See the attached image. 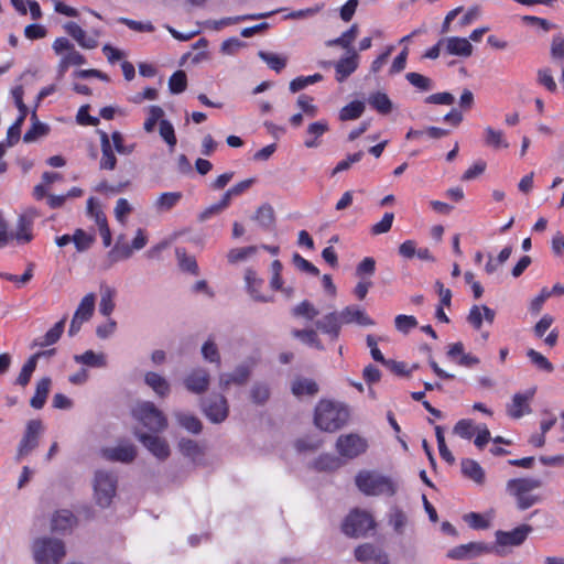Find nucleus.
Wrapping results in <instances>:
<instances>
[{
  "mask_svg": "<svg viewBox=\"0 0 564 564\" xmlns=\"http://www.w3.org/2000/svg\"><path fill=\"white\" fill-rule=\"evenodd\" d=\"M367 441L356 433L340 435L336 442V451L345 458L352 459L367 451Z\"/></svg>",
  "mask_w": 564,
  "mask_h": 564,
  "instance_id": "obj_9",
  "label": "nucleus"
},
{
  "mask_svg": "<svg viewBox=\"0 0 564 564\" xmlns=\"http://www.w3.org/2000/svg\"><path fill=\"white\" fill-rule=\"evenodd\" d=\"M358 35V26L357 24H352L346 32H344L339 37L330 40L327 42L328 46H340L343 48H347L349 53L354 51L350 45L355 41Z\"/></svg>",
  "mask_w": 564,
  "mask_h": 564,
  "instance_id": "obj_42",
  "label": "nucleus"
},
{
  "mask_svg": "<svg viewBox=\"0 0 564 564\" xmlns=\"http://www.w3.org/2000/svg\"><path fill=\"white\" fill-rule=\"evenodd\" d=\"M355 557L358 562L375 564H390L388 554L371 543H364L355 549Z\"/></svg>",
  "mask_w": 564,
  "mask_h": 564,
  "instance_id": "obj_14",
  "label": "nucleus"
},
{
  "mask_svg": "<svg viewBox=\"0 0 564 564\" xmlns=\"http://www.w3.org/2000/svg\"><path fill=\"white\" fill-rule=\"evenodd\" d=\"M44 354L45 352H36L26 360L15 380V384L21 387H26L29 384L31 377L36 369L37 360Z\"/></svg>",
  "mask_w": 564,
  "mask_h": 564,
  "instance_id": "obj_34",
  "label": "nucleus"
},
{
  "mask_svg": "<svg viewBox=\"0 0 564 564\" xmlns=\"http://www.w3.org/2000/svg\"><path fill=\"white\" fill-rule=\"evenodd\" d=\"M77 523L76 517L69 510L56 511L51 520V530L53 532H67L70 531Z\"/></svg>",
  "mask_w": 564,
  "mask_h": 564,
  "instance_id": "obj_23",
  "label": "nucleus"
},
{
  "mask_svg": "<svg viewBox=\"0 0 564 564\" xmlns=\"http://www.w3.org/2000/svg\"><path fill=\"white\" fill-rule=\"evenodd\" d=\"M210 376L207 369H193L184 379L185 388L195 394H203L208 390Z\"/></svg>",
  "mask_w": 564,
  "mask_h": 564,
  "instance_id": "obj_15",
  "label": "nucleus"
},
{
  "mask_svg": "<svg viewBox=\"0 0 564 564\" xmlns=\"http://www.w3.org/2000/svg\"><path fill=\"white\" fill-rule=\"evenodd\" d=\"M484 142L487 147H490L495 150L507 149L509 148V143L505 138V133L502 130H496L491 127H487L484 130Z\"/></svg>",
  "mask_w": 564,
  "mask_h": 564,
  "instance_id": "obj_33",
  "label": "nucleus"
},
{
  "mask_svg": "<svg viewBox=\"0 0 564 564\" xmlns=\"http://www.w3.org/2000/svg\"><path fill=\"white\" fill-rule=\"evenodd\" d=\"M187 87V76L184 70H176L169 79V88L172 94H181Z\"/></svg>",
  "mask_w": 564,
  "mask_h": 564,
  "instance_id": "obj_52",
  "label": "nucleus"
},
{
  "mask_svg": "<svg viewBox=\"0 0 564 564\" xmlns=\"http://www.w3.org/2000/svg\"><path fill=\"white\" fill-rule=\"evenodd\" d=\"M542 480L538 478H513L507 481L508 494L516 498L517 507L527 510L540 501V497L531 495L534 489L542 487Z\"/></svg>",
  "mask_w": 564,
  "mask_h": 564,
  "instance_id": "obj_4",
  "label": "nucleus"
},
{
  "mask_svg": "<svg viewBox=\"0 0 564 564\" xmlns=\"http://www.w3.org/2000/svg\"><path fill=\"white\" fill-rule=\"evenodd\" d=\"M31 551L36 564H59L66 555L64 542L53 536L35 538Z\"/></svg>",
  "mask_w": 564,
  "mask_h": 564,
  "instance_id": "obj_2",
  "label": "nucleus"
},
{
  "mask_svg": "<svg viewBox=\"0 0 564 564\" xmlns=\"http://www.w3.org/2000/svg\"><path fill=\"white\" fill-rule=\"evenodd\" d=\"M110 142H111V145L112 148L119 153V154H123V155H129L131 154L134 149H135V144L132 143V144H124V139H123V135L119 132V131H115L112 132L111 134V139H110Z\"/></svg>",
  "mask_w": 564,
  "mask_h": 564,
  "instance_id": "obj_58",
  "label": "nucleus"
},
{
  "mask_svg": "<svg viewBox=\"0 0 564 564\" xmlns=\"http://www.w3.org/2000/svg\"><path fill=\"white\" fill-rule=\"evenodd\" d=\"M135 436L158 459L165 460L170 456V446L164 438L143 432L135 433Z\"/></svg>",
  "mask_w": 564,
  "mask_h": 564,
  "instance_id": "obj_12",
  "label": "nucleus"
},
{
  "mask_svg": "<svg viewBox=\"0 0 564 564\" xmlns=\"http://www.w3.org/2000/svg\"><path fill=\"white\" fill-rule=\"evenodd\" d=\"M270 388L264 382H254L250 389V399L256 405H263L270 399Z\"/></svg>",
  "mask_w": 564,
  "mask_h": 564,
  "instance_id": "obj_46",
  "label": "nucleus"
},
{
  "mask_svg": "<svg viewBox=\"0 0 564 564\" xmlns=\"http://www.w3.org/2000/svg\"><path fill=\"white\" fill-rule=\"evenodd\" d=\"M531 531L532 527L529 524H522L508 532L498 530L496 532V541L499 546H518L525 541Z\"/></svg>",
  "mask_w": 564,
  "mask_h": 564,
  "instance_id": "obj_16",
  "label": "nucleus"
},
{
  "mask_svg": "<svg viewBox=\"0 0 564 564\" xmlns=\"http://www.w3.org/2000/svg\"><path fill=\"white\" fill-rule=\"evenodd\" d=\"M32 228L33 224L26 220L25 218H22L19 216L15 231L13 234H10L12 239H17L20 243H28L33 239L32 235Z\"/></svg>",
  "mask_w": 564,
  "mask_h": 564,
  "instance_id": "obj_39",
  "label": "nucleus"
},
{
  "mask_svg": "<svg viewBox=\"0 0 564 564\" xmlns=\"http://www.w3.org/2000/svg\"><path fill=\"white\" fill-rule=\"evenodd\" d=\"M174 416L180 426H182L189 433L199 434L202 432L203 424L200 420L194 414L176 411L174 412Z\"/></svg>",
  "mask_w": 564,
  "mask_h": 564,
  "instance_id": "obj_32",
  "label": "nucleus"
},
{
  "mask_svg": "<svg viewBox=\"0 0 564 564\" xmlns=\"http://www.w3.org/2000/svg\"><path fill=\"white\" fill-rule=\"evenodd\" d=\"M359 64V55L356 51H351V53L340 58L334 64L336 72V80L339 83L345 82L358 67Z\"/></svg>",
  "mask_w": 564,
  "mask_h": 564,
  "instance_id": "obj_20",
  "label": "nucleus"
},
{
  "mask_svg": "<svg viewBox=\"0 0 564 564\" xmlns=\"http://www.w3.org/2000/svg\"><path fill=\"white\" fill-rule=\"evenodd\" d=\"M43 432V424L40 420H31L26 424L24 436L22 437L19 448L17 460L23 456L29 455L39 445V436Z\"/></svg>",
  "mask_w": 564,
  "mask_h": 564,
  "instance_id": "obj_11",
  "label": "nucleus"
},
{
  "mask_svg": "<svg viewBox=\"0 0 564 564\" xmlns=\"http://www.w3.org/2000/svg\"><path fill=\"white\" fill-rule=\"evenodd\" d=\"M275 12L276 11L264 12V13L243 14V15H237V17H228V18H224L219 21H215L214 24H215V29L219 30L225 25L236 24L240 21L265 19V18L273 15Z\"/></svg>",
  "mask_w": 564,
  "mask_h": 564,
  "instance_id": "obj_40",
  "label": "nucleus"
},
{
  "mask_svg": "<svg viewBox=\"0 0 564 564\" xmlns=\"http://www.w3.org/2000/svg\"><path fill=\"white\" fill-rule=\"evenodd\" d=\"M256 252H257V247H254V246H249V247H243V248H234V249L229 250V252L227 254V259H228L229 263L235 264V263L246 260L247 258L254 254Z\"/></svg>",
  "mask_w": 564,
  "mask_h": 564,
  "instance_id": "obj_57",
  "label": "nucleus"
},
{
  "mask_svg": "<svg viewBox=\"0 0 564 564\" xmlns=\"http://www.w3.org/2000/svg\"><path fill=\"white\" fill-rule=\"evenodd\" d=\"M100 143H101V159L99 162V166L102 170L112 171L117 165V158L113 153V148L110 142V138L107 132L100 131Z\"/></svg>",
  "mask_w": 564,
  "mask_h": 564,
  "instance_id": "obj_24",
  "label": "nucleus"
},
{
  "mask_svg": "<svg viewBox=\"0 0 564 564\" xmlns=\"http://www.w3.org/2000/svg\"><path fill=\"white\" fill-rule=\"evenodd\" d=\"M535 389L524 393H516L510 404L507 405V413L512 419H520L531 412L530 401L533 399Z\"/></svg>",
  "mask_w": 564,
  "mask_h": 564,
  "instance_id": "obj_17",
  "label": "nucleus"
},
{
  "mask_svg": "<svg viewBox=\"0 0 564 564\" xmlns=\"http://www.w3.org/2000/svg\"><path fill=\"white\" fill-rule=\"evenodd\" d=\"M258 56L264 63H267V65L271 69L275 70L276 73H280L286 66V63H288V58L285 56H282V55H279L275 53L259 51Z\"/></svg>",
  "mask_w": 564,
  "mask_h": 564,
  "instance_id": "obj_45",
  "label": "nucleus"
},
{
  "mask_svg": "<svg viewBox=\"0 0 564 564\" xmlns=\"http://www.w3.org/2000/svg\"><path fill=\"white\" fill-rule=\"evenodd\" d=\"M102 456L111 462L131 463L137 456L134 445H119L102 449Z\"/></svg>",
  "mask_w": 564,
  "mask_h": 564,
  "instance_id": "obj_22",
  "label": "nucleus"
},
{
  "mask_svg": "<svg viewBox=\"0 0 564 564\" xmlns=\"http://www.w3.org/2000/svg\"><path fill=\"white\" fill-rule=\"evenodd\" d=\"M252 368L248 364L238 365L234 371L219 375V387L227 390L230 386H243L249 380Z\"/></svg>",
  "mask_w": 564,
  "mask_h": 564,
  "instance_id": "obj_13",
  "label": "nucleus"
},
{
  "mask_svg": "<svg viewBox=\"0 0 564 564\" xmlns=\"http://www.w3.org/2000/svg\"><path fill=\"white\" fill-rule=\"evenodd\" d=\"M484 553H497L499 555L502 554L495 545H488L482 542H470L451 549L447 552V557L452 560H468L479 556Z\"/></svg>",
  "mask_w": 564,
  "mask_h": 564,
  "instance_id": "obj_10",
  "label": "nucleus"
},
{
  "mask_svg": "<svg viewBox=\"0 0 564 564\" xmlns=\"http://www.w3.org/2000/svg\"><path fill=\"white\" fill-rule=\"evenodd\" d=\"M132 251L131 246L117 241L113 248L108 252V258L111 262H118L120 260L129 259Z\"/></svg>",
  "mask_w": 564,
  "mask_h": 564,
  "instance_id": "obj_56",
  "label": "nucleus"
},
{
  "mask_svg": "<svg viewBox=\"0 0 564 564\" xmlns=\"http://www.w3.org/2000/svg\"><path fill=\"white\" fill-rule=\"evenodd\" d=\"M48 131L50 128L47 124L42 123L40 121H35L32 123L31 128L24 133L23 141L25 143L34 142L39 138L46 135Z\"/></svg>",
  "mask_w": 564,
  "mask_h": 564,
  "instance_id": "obj_51",
  "label": "nucleus"
},
{
  "mask_svg": "<svg viewBox=\"0 0 564 564\" xmlns=\"http://www.w3.org/2000/svg\"><path fill=\"white\" fill-rule=\"evenodd\" d=\"M364 111L365 104L359 100H354L340 109L339 119L341 121L356 120L361 117Z\"/></svg>",
  "mask_w": 564,
  "mask_h": 564,
  "instance_id": "obj_44",
  "label": "nucleus"
},
{
  "mask_svg": "<svg viewBox=\"0 0 564 564\" xmlns=\"http://www.w3.org/2000/svg\"><path fill=\"white\" fill-rule=\"evenodd\" d=\"M117 476L107 470H97L94 478V492L98 506L107 508L110 506L117 491Z\"/></svg>",
  "mask_w": 564,
  "mask_h": 564,
  "instance_id": "obj_6",
  "label": "nucleus"
},
{
  "mask_svg": "<svg viewBox=\"0 0 564 564\" xmlns=\"http://www.w3.org/2000/svg\"><path fill=\"white\" fill-rule=\"evenodd\" d=\"M349 420L348 408L339 402L321 400L314 413L315 425L325 432H335L347 424Z\"/></svg>",
  "mask_w": 564,
  "mask_h": 564,
  "instance_id": "obj_1",
  "label": "nucleus"
},
{
  "mask_svg": "<svg viewBox=\"0 0 564 564\" xmlns=\"http://www.w3.org/2000/svg\"><path fill=\"white\" fill-rule=\"evenodd\" d=\"M144 382L161 398L170 393V383L161 375L149 371L144 376Z\"/></svg>",
  "mask_w": 564,
  "mask_h": 564,
  "instance_id": "obj_31",
  "label": "nucleus"
},
{
  "mask_svg": "<svg viewBox=\"0 0 564 564\" xmlns=\"http://www.w3.org/2000/svg\"><path fill=\"white\" fill-rule=\"evenodd\" d=\"M329 130L328 121L325 119L312 122L306 129L304 145L308 149L319 147V138Z\"/></svg>",
  "mask_w": 564,
  "mask_h": 564,
  "instance_id": "obj_25",
  "label": "nucleus"
},
{
  "mask_svg": "<svg viewBox=\"0 0 564 564\" xmlns=\"http://www.w3.org/2000/svg\"><path fill=\"white\" fill-rule=\"evenodd\" d=\"M160 135L169 144L170 150L173 151L176 145V137L173 124L167 120L160 121Z\"/></svg>",
  "mask_w": 564,
  "mask_h": 564,
  "instance_id": "obj_61",
  "label": "nucleus"
},
{
  "mask_svg": "<svg viewBox=\"0 0 564 564\" xmlns=\"http://www.w3.org/2000/svg\"><path fill=\"white\" fill-rule=\"evenodd\" d=\"M134 417L151 432L159 433L167 427V419L153 402H139L133 409Z\"/></svg>",
  "mask_w": 564,
  "mask_h": 564,
  "instance_id": "obj_5",
  "label": "nucleus"
},
{
  "mask_svg": "<svg viewBox=\"0 0 564 564\" xmlns=\"http://www.w3.org/2000/svg\"><path fill=\"white\" fill-rule=\"evenodd\" d=\"M72 242L78 252L87 251L95 242V237L83 229H76L72 236Z\"/></svg>",
  "mask_w": 564,
  "mask_h": 564,
  "instance_id": "obj_47",
  "label": "nucleus"
},
{
  "mask_svg": "<svg viewBox=\"0 0 564 564\" xmlns=\"http://www.w3.org/2000/svg\"><path fill=\"white\" fill-rule=\"evenodd\" d=\"M164 116V111L160 106H150L148 111V118L144 121L143 128L147 132H152L156 126V123Z\"/></svg>",
  "mask_w": 564,
  "mask_h": 564,
  "instance_id": "obj_59",
  "label": "nucleus"
},
{
  "mask_svg": "<svg viewBox=\"0 0 564 564\" xmlns=\"http://www.w3.org/2000/svg\"><path fill=\"white\" fill-rule=\"evenodd\" d=\"M368 104L381 115H388L392 111L393 105L387 94L377 91L369 96Z\"/></svg>",
  "mask_w": 564,
  "mask_h": 564,
  "instance_id": "obj_37",
  "label": "nucleus"
},
{
  "mask_svg": "<svg viewBox=\"0 0 564 564\" xmlns=\"http://www.w3.org/2000/svg\"><path fill=\"white\" fill-rule=\"evenodd\" d=\"M245 281L247 284V291L254 301L261 303H268L273 301L272 296L263 295L260 292V289L263 285V280L258 276L254 270L250 268L246 270Z\"/></svg>",
  "mask_w": 564,
  "mask_h": 564,
  "instance_id": "obj_21",
  "label": "nucleus"
},
{
  "mask_svg": "<svg viewBox=\"0 0 564 564\" xmlns=\"http://www.w3.org/2000/svg\"><path fill=\"white\" fill-rule=\"evenodd\" d=\"M181 453L187 457H196L202 454L198 443L194 440L182 438L178 442Z\"/></svg>",
  "mask_w": 564,
  "mask_h": 564,
  "instance_id": "obj_63",
  "label": "nucleus"
},
{
  "mask_svg": "<svg viewBox=\"0 0 564 564\" xmlns=\"http://www.w3.org/2000/svg\"><path fill=\"white\" fill-rule=\"evenodd\" d=\"M460 467L465 477L471 479L478 485H482L485 482V470L476 460L464 458L462 459Z\"/></svg>",
  "mask_w": 564,
  "mask_h": 564,
  "instance_id": "obj_29",
  "label": "nucleus"
},
{
  "mask_svg": "<svg viewBox=\"0 0 564 564\" xmlns=\"http://www.w3.org/2000/svg\"><path fill=\"white\" fill-rule=\"evenodd\" d=\"M293 336L301 339L303 343L313 346L317 349H323V345L314 329H295L292 332Z\"/></svg>",
  "mask_w": 564,
  "mask_h": 564,
  "instance_id": "obj_49",
  "label": "nucleus"
},
{
  "mask_svg": "<svg viewBox=\"0 0 564 564\" xmlns=\"http://www.w3.org/2000/svg\"><path fill=\"white\" fill-rule=\"evenodd\" d=\"M343 325L345 324H357L359 326H372L375 321L366 313L365 310L358 305H348L340 312Z\"/></svg>",
  "mask_w": 564,
  "mask_h": 564,
  "instance_id": "obj_19",
  "label": "nucleus"
},
{
  "mask_svg": "<svg viewBox=\"0 0 564 564\" xmlns=\"http://www.w3.org/2000/svg\"><path fill=\"white\" fill-rule=\"evenodd\" d=\"M375 528L372 517L366 511L355 510L347 516L343 523V532L350 538H359Z\"/></svg>",
  "mask_w": 564,
  "mask_h": 564,
  "instance_id": "obj_7",
  "label": "nucleus"
},
{
  "mask_svg": "<svg viewBox=\"0 0 564 564\" xmlns=\"http://www.w3.org/2000/svg\"><path fill=\"white\" fill-rule=\"evenodd\" d=\"M444 42H446V50L451 55L468 57L473 53V45L465 37L453 36Z\"/></svg>",
  "mask_w": 564,
  "mask_h": 564,
  "instance_id": "obj_27",
  "label": "nucleus"
},
{
  "mask_svg": "<svg viewBox=\"0 0 564 564\" xmlns=\"http://www.w3.org/2000/svg\"><path fill=\"white\" fill-rule=\"evenodd\" d=\"M454 433L460 436L462 438H471L474 433L477 431V426H475L471 420L463 419L459 420L454 426Z\"/></svg>",
  "mask_w": 564,
  "mask_h": 564,
  "instance_id": "obj_60",
  "label": "nucleus"
},
{
  "mask_svg": "<svg viewBox=\"0 0 564 564\" xmlns=\"http://www.w3.org/2000/svg\"><path fill=\"white\" fill-rule=\"evenodd\" d=\"M315 466L318 470H335L340 467V460L334 455L325 454L317 458Z\"/></svg>",
  "mask_w": 564,
  "mask_h": 564,
  "instance_id": "obj_64",
  "label": "nucleus"
},
{
  "mask_svg": "<svg viewBox=\"0 0 564 564\" xmlns=\"http://www.w3.org/2000/svg\"><path fill=\"white\" fill-rule=\"evenodd\" d=\"M294 316H303L308 321H313L318 314V310L307 300L302 301L292 310Z\"/></svg>",
  "mask_w": 564,
  "mask_h": 564,
  "instance_id": "obj_53",
  "label": "nucleus"
},
{
  "mask_svg": "<svg viewBox=\"0 0 564 564\" xmlns=\"http://www.w3.org/2000/svg\"><path fill=\"white\" fill-rule=\"evenodd\" d=\"M51 386H52V380L48 377H44L37 381L35 393L30 400V405L33 409L40 410L45 405L47 395L51 390Z\"/></svg>",
  "mask_w": 564,
  "mask_h": 564,
  "instance_id": "obj_30",
  "label": "nucleus"
},
{
  "mask_svg": "<svg viewBox=\"0 0 564 564\" xmlns=\"http://www.w3.org/2000/svg\"><path fill=\"white\" fill-rule=\"evenodd\" d=\"M315 325L318 330L328 335L332 340H336L340 335L343 321L339 312L334 311L317 319Z\"/></svg>",
  "mask_w": 564,
  "mask_h": 564,
  "instance_id": "obj_18",
  "label": "nucleus"
},
{
  "mask_svg": "<svg viewBox=\"0 0 564 564\" xmlns=\"http://www.w3.org/2000/svg\"><path fill=\"white\" fill-rule=\"evenodd\" d=\"M323 80V75L319 73H316L311 76H299L291 80L290 83V90L291 93H297L304 88H306L308 85L316 84L318 82Z\"/></svg>",
  "mask_w": 564,
  "mask_h": 564,
  "instance_id": "obj_48",
  "label": "nucleus"
},
{
  "mask_svg": "<svg viewBox=\"0 0 564 564\" xmlns=\"http://www.w3.org/2000/svg\"><path fill=\"white\" fill-rule=\"evenodd\" d=\"M181 192H166L162 193L154 203L158 212H169L174 208L182 199Z\"/></svg>",
  "mask_w": 564,
  "mask_h": 564,
  "instance_id": "obj_36",
  "label": "nucleus"
},
{
  "mask_svg": "<svg viewBox=\"0 0 564 564\" xmlns=\"http://www.w3.org/2000/svg\"><path fill=\"white\" fill-rule=\"evenodd\" d=\"M394 325L399 332L408 334L412 328L417 326V321L412 315L401 314L394 318Z\"/></svg>",
  "mask_w": 564,
  "mask_h": 564,
  "instance_id": "obj_62",
  "label": "nucleus"
},
{
  "mask_svg": "<svg viewBox=\"0 0 564 564\" xmlns=\"http://www.w3.org/2000/svg\"><path fill=\"white\" fill-rule=\"evenodd\" d=\"M355 482L357 488L366 496H393L397 492V484L390 477L376 471H359Z\"/></svg>",
  "mask_w": 564,
  "mask_h": 564,
  "instance_id": "obj_3",
  "label": "nucleus"
},
{
  "mask_svg": "<svg viewBox=\"0 0 564 564\" xmlns=\"http://www.w3.org/2000/svg\"><path fill=\"white\" fill-rule=\"evenodd\" d=\"M95 302H96V295L94 293H89V294L85 295L82 299L74 315L78 316L79 318H82L85 322L89 321L95 312Z\"/></svg>",
  "mask_w": 564,
  "mask_h": 564,
  "instance_id": "obj_43",
  "label": "nucleus"
},
{
  "mask_svg": "<svg viewBox=\"0 0 564 564\" xmlns=\"http://www.w3.org/2000/svg\"><path fill=\"white\" fill-rule=\"evenodd\" d=\"M252 219L256 220L263 230H272L275 225V213L273 207L270 204H262L257 209Z\"/></svg>",
  "mask_w": 564,
  "mask_h": 564,
  "instance_id": "obj_28",
  "label": "nucleus"
},
{
  "mask_svg": "<svg viewBox=\"0 0 564 564\" xmlns=\"http://www.w3.org/2000/svg\"><path fill=\"white\" fill-rule=\"evenodd\" d=\"M405 78L411 85H413L421 91H429L433 88V80L420 73H408L405 75Z\"/></svg>",
  "mask_w": 564,
  "mask_h": 564,
  "instance_id": "obj_50",
  "label": "nucleus"
},
{
  "mask_svg": "<svg viewBox=\"0 0 564 564\" xmlns=\"http://www.w3.org/2000/svg\"><path fill=\"white\" fill-rule=\"evenodd\" d=\"M527 356L538 369L547 373L554 370L553 365L541 352L531 348L527 351Z\"/></svg>",
  "mask_w": 564,
  "mask_h": 564,
  "instance_id": "obj_54",
  "label": "nucleus"
},
{
  "mask_svg": "<svg viewBox=\"0 0 564 564\" xmlns=\"http://www.w3.org/2000/svg\"><path fill=\"white\" fill-rule=\"evenodd\" d=\"M292 393L296 397L315 395L318 392V384L307 378H297L292 383Z\"/></svg>",
  "mask_w": 564,
  "mask_h": 564,
  "instance_id": "obj_35",
  "label": "nucleus"
},
{
  "mask_svg": "<svg viewBox=\"0 0 564 564\" xmlns=\"http://www.w3.org/2000/svg\"><path fill=\"white\" fill-rule=\"evenodd\" d=\"M64 29L84 48L90 50L98 45L97 40L87 36L86 32L75 22H67Z\"/></svg>",
  "mask_w": 564,
  "mask_h": 564,
  "instance_id": "obj_26",
  "label": "nucleus"
},
{
  "mask_svg": "<svg viewBox=\"0 0 564 564\" xmlns=\"http://www.w3.org/2000/svg\"><path fill=\"white\" fill-rule=\"evenodd\" d=\"M202 355L206 361L220 366V354L213 339H208L204 343L202 346Z\"/></svg>",
  "mask_w": 564,
  "mask_h": 564,
  "instance_id": "obj_55",
  "label": "nucleus"
},
{
  "mask_svg": "<svg viewBox=\"0 0 564 564\" xmlns=\"http://www.w3.org/2000/svg\"><path fill=\"white\" fill-rule=\"evenodd\" d=\"M200 409L205 416L215 424L224 422L229 414L227 399L223 394H212L200 400Z\"/></svg>",
  "mask_w": 564,
  "mask_h": 564,
  "instance_id": "obj_8",
  "label": "nucleus"
},
{
  "mask_svg": "<svg viewBox=\"0 0 564 564\" xmlns=\"http://www.w3.org/2000/svg\"><path fill=\"white\" fill-rule=\"evenodd\" d=\"M74 360L77 364L94 368H104L107 366L106 356L104 354H96L93 350H87L82 355H75Z\"/></svg>",
  "mask_w": 564,
  "mask_h": 564,
  "instance_id": "obj_38",
  "label": "nucleus"
},
{
  "mask_svg": "<svg viewBox=\"0 0 564 564\" xmlns=\"http://www.w3.org/2000/svg\"><path fill=\"white\" fill-rule=\"evenodd\" d=\"M66 316L57 322L51 329L46 332L42 340L35 343L40 347H46L55 344L62 336L65 328Z\"/></svg>",
  "mask_w": 564,
  "mask_h": 564,
  "instance_id": "obj_41",
  "label": "nucleus"
}]
</instances>
